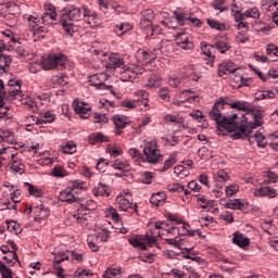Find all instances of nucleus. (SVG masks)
<instances>
[{
    "label": "nucleus",
    "instance_id": "49",
    "mask_svg": "<svg viewBox=\"0 0 278 278\" xmlns=\"http://www.w3.org/2000/svg\"><path fill=\"white\" fill-rule=\"evenodd\" d=\"M84 13L83 16H85V18H87V23L90 25L92 23V21H94V18H97V15L92 14L90 12V10H88V8L83 7Z\"/></svg>",
    "mask_w": 278,
    "mask_h": 278
},
{
    "label": "nucleus",
    "instance_id": "3",
    "mask_svg": "<svg viewBox=\"0 0 278 278\" xmlns=\"http://www.w3.org/2000/svg\"><path fill=\"white\" fill-rule=\"evenodd\" d=\"M232 138L233 140H240L242 138H248L250 143H253V139L255 140L257 147L261 149H266V146L268 144V140H266V137L260 132L256 131L253 134V130L247 129V126L239 124L238 125V131H232Z\"/></svg>",
    "mask_w": 278,
    "mask_h": 278
},
{
    "label": "nucleus",
    "instance_id": "47",
    "mask_svg": "<svg viewBox=\"0 0 278 278\" xmlns=\"http://www.w3.org/2000/svg\"><path fill=\"white\" fill-rule=\"evenodd\" d=\"M177 160L175 159V156H170L169 159H167L164 163L163 168L161 169V173H166V170H168V168H173V166H175Z\"/></svg>",
    "mask_w": 278,
    "mask_h": 278
},
{
    "label": "nucleus",
    "instance_id": "48",
    "mask_svg": "<svg viewBox=\"0 0 278 278\" xmlns=\"http://www.w3.org/2000/svg\"><path fill=\"white\" fill-rule=\"evenodd\" d=\"M27 21H28V27L30 31H34V29L38 26V23H40V20H38V17L34 15H29L27 17Z\"/></svg>",
    "mask_w": 278,
    "mask_h": 278
},
{
    "label": "nucleus",
    "instance_id": "45",
    "mask_svg": "<svg viewBox=\"0 0 278 278\" xmlns=\"http://www.w3.org/2000/svg\"><path fill=\"white\" fill-rule=\"evenodd\" d=\"M247 18H260V10L257 8L248 9L244 12Z\"/></svg>",
    "mask_w": 278,
    "mask_h": 278
},
{
    "label": "nucleus",
    "instance_id": "38",
    "mask_svg": "<svg viewBox=\"0 0 278 278\" xmlns=\"http://www.w3.org/2000/svg\"><path fill=\"white\" fill-rule=\"evenodd\" d=\"M66 261H68V255H66V253L64 252H60L53 258V266H60L62 262H66Z\"/></svg>",
    "mask_w": 278,
    "mask_h": 278
},
{
    "label": "nucleus",
    "instance_id": "18",
    "mask_svg": "<svg viewBox=\"0 0 278 278\" xmlns=\"http://www.w3.org/2000/svg\"><path fill=\"white\" fill-rule=\"evenodd\" d=\"M89 144H97V142H110V137L103 135V132H96L89 136Z\"/></svg>",
    "mask_w": 278,
    "mask_h": 278
},
{
    "label": "nucleus",
    "instance_id": "24",
    "mask_svg": "<svg viewBox=\"0 0 278 278\" xmlns=\"http://www.w3.org/2000/svg\"><path fill=\"white\" fill-rule=\"evenodd\" d=\"M275 92L267 90V91H256L254 93V101H262L264 99H275Z\"/></svg>",
    "mask_w": 278,
    "mask_h": 278
},
{
    "label": "nucleus",
    "instance_id": "10",
    "mask_svg": "<svg viewBox=\"0 0 278 278\" xmlns=\"http://www.w3.org/2000/svg\"><path fill=\"white\" fill-rule=\"evenodd\" d=\"M176 45L180 49H184L185 51H188L189 49H192V46H190V36L186 33H178L176 35Z\"/></svg>",
    "mask_w": 278,
    "mask_h": 278
},
{
    "label": "nucleus",
    "instance_id": "5",
    "mask_svg": "<svg viewBox=\"0 0 278 278\" xmlns=\"http://www.w3.org/2000/svg\"><path fill=\"white\" fill-rule=\"evenodd\" d=\"M143 154L149 164H157L162 160V152L152 142L144 147Z\"/></svg>",
    "mask_w": 278,
    "mask_h": 278
},
{
    "label": "nucleus",
    "instance_id": "11",
    "mask_svg": "<svg viewBox=\"0 0 278 278\" xmlns=\"http://www.w3.org/2000/svg\"><path fill=\"white\" fill-rule=\"evenodd\" d=\"M84 105H86V103L79 102L77 100H74L73 102V109L76 112V114H79L80 118L86 119L89 116L88 113L90 112V108H86Z\"/></svg>",
    "mask_w": 278,
    "mask_h": 278
},
{
    "label": "nucleus",
    "instance_id": "28",
    "mask_svg": "<svg viewBox=\"0 0 278 278\" xmlns=\"http://www.w3.org/2000/svg\"><path fill=\"white\" fill-rule=\"evenodd\" d=\"M73 218H75L78 225H81L83 227H88V218H90V215L77 213L73 215Z\"/></svg>",
    "mask_w": 278,
    "mask_h": 278
},
{
    "label": "nucleus",
    "instance_id": "53",
    "mask_svg": "<svg viewBox=\"0 0 278 278\" xmlns=\"http://www.w3.org/2000/svg\"><path fill=\"white\" fill-rule=\"evenodd\" d=\"M54 58L56 60V68H58V66H60L61 68H64V66H66V55L56 54V55H54Z\"/></svg>",
    "mask_w": 278,
    "mask_h": 278
},
{
    "label": "nucleus",
    "instance_id": "22",
    "mask_svg": "<svg viewBox=\"0 0 278 278\" xmlns=\"http://www.w3.org/2000/svg\"><path fill=\"white\" fill-rule=\"evenodd\" d=\"M213 47L215 50L219 51V53H227L229 49H231V46H229V42L217 39L214 43Z\"/></svg>",
    "mask_w": 278,
    "mask_h": 278
},
{
    "label": "nucleus",
    "instance_id": "27",
    "mask_svg": "<svg viewBox=\"0 0 278 278\" xmlns=\"http://www.w3.org/2000/svg\"><path fill=\"white\" fill-rule=\"evenodd\" d=\"M47 216H49V210L43 207H36V211H35L36 223H40L42 219L47 218Z\"/></svg>",
    "mask_w": 278,
    "mask_h": 278
},
{
    "label": "nucleus",
    "instance_id": "35",
    "mask_svg": "<svg viewBox=\"0 0 278 278\" xmlns=\"http://www.w3.org/2000/svg\"><path fill=\"white\" fill-rule=\"evenodd\" d=\"M93 240H101V242H108L110 240V230L102 229L97 236L92 237Z\"/></svg>",
    "mask_w": 278,
    "mask_h": 278
},
{
    "label": "nucleus",
    "instance_id": "46",
    "mask_svg": "<svg viewBox=\"0 0 278 278\" xmlns=\"http://www.w3.org/2000/svg\"><path fill=\"white\" fill-rule=\"evenodd\" d=\"M188 227H190V225L184 223L182 226L178 229V233H181V236H194L195 231L190 230Z\"/></svg>",
    "mask_w": 278,
    "mask_h": 278
},
{
    "label": "nucleus",
    "instance_id": "13",
    "mask_svg": "<svg viewBox=\"0 0 278 278\" xmlns=\"http://www.w3.org/2000/svg\"><path fill=\"white\" fill-rule=\"evenodd\" d=\"M232 242L233 244H237V247H240V249H244V247H249L251 244V239L244 237L242 232L236 231L233 233Z\"/></svg>",
    "mask_w": 278,
    "mask_h": 278
},
{
    "label": "nucleus",
    "instance_id": "51",
    "mask_svg": "<svg viewBox=\"0 0 278 278\" xmlns=\"http://www.w3.org/2000/svg\"><path fill=\"white\" fill-rule=\"evenodd\" d=\"M239 190L240 187L238 185H230L225 189L227 197H233V194H237Z\"/></svg>",
    "mask_w": 278,
    "mask_h": 278
},
{
    "label": "nucleus",
    "instance_id": "21",
    "mask_svg": "<svg viewBox=\"0 0 278 278\" xmlns=\"http://www.w3.org/2000/svg\"><path fill=\"white\" fill-rule=\"evenodd\" d=\"M201 45H202L201 47L202 52L204 53V55H206V58H210L213 64L214 60H216V55H214V51H215L214 45H207L205 42H202Z\"/></svg>",
    "mask_w": 278,
    "mask_h": 278
},
{
    "label": "nucleus",
    "instance_id": "44",
    "mask_svg": "<svg viewBox=\"0 0 278 278\" xmlns=\"http://www.w3.org/2000/svg\"><path fill=\"white\" fill-rule=\"evenodd\" d=\"M11 170H13V173H18L20 175H23V173H25V165L23 163L14 161L11 165Z\"/></svg>",
    "mask_w": 278,
    "mask_h": 278
},
{
    "label": "nucleus",
    "instance_id": "40",
    "mask_svg": "<svg viewBox=\"0 0 278 278\" xmlns=\"http://www.w3.org/2000/svg\"><path fill=\"white\" fill-rule=\"evenodd\" d=\"M174 16H175L177 23H178L180 26H184V25H186V23H188V16H187L186 13H184V12H180V13H179V12L175 11V12H174Z\"/></svg>",
    "mask_w": 278,
    "mask_h": 278
},
{
    "label": "nucleus",
    "instance_id": "39",
    "mask_svg": "<svg viewBox=\"0 0 278 278\" xmlns=\"http://www.w3.org/2000/svg\"><path fill=\"white\" fill-rule=\"evenodd\" d=\"M207 25H210V27H212V29H217V31H225L226 29V25L225 24H220L215 20H207Z\"/></svg>",
    "mask_w": 278,
    "mask_h": 278
},
{
    "label": "nucleus",
    "instance_id": "37",
    "mask_svg": "<svg viewBox=\"0 0 278 278\" xmlns=\"http://www.w3.org/2000/svg\"><path fill=\"white\" fill-rule=\"evenodd\" d=\"M7 229L16 235L21 233V226L14 220H7Z\"/></svg>",
    "mask_w": 278,
    "mask_h": 278
},
{
    "label": "nucleus",
    "instance_id": "29",
    "mask_svg": "<svg viewBox=\"0 0 278 278\" xmlns=\"http://www.w3.org/2000/svg\"><path fill=\"white\" fill-rule=\"evenodd\" d=\"M128 242L135 249H139L140 251H147V245L138 238L131 237L128 239Z\"/></svg>",
    "mask_w": 278,
    "mask_h": 278
},
{
    "label": "nucleus",
    "instance_id": "7",
    "mask_svg": "<svg viewBox=\"0 0 278 278\" xmlns=\"http://www.w3.org/2000/svg\"><path fill=\"white\" fill-rule=\"evenodd\" d=\"M112 121L115 125V135L121 136L123 134V129L127 127V125H131V121L126 115L116 114L112 117Z\"/></svg>",
    "mask_w": 278,
    "mask_h": 278
},
{
    "label": "nucleus",
    "instance_id": "17",
    "mask_svg": "<svg viewBox=\"0 0 278 278\" xmlns=\"http://www.w3.org/2000/svg\"><path fill=\"white\" fill-rule=\"evenodd\" d=\"M5 47L0 48V52L3 51ZM10 64H12V59L9 55L0 53V71L2 73H8V68H10Z\"/></svg>",
    "mask_w": 278,
    "mask_h": 278
},
{
    "label": "nucleus",
    "instance_id": "56",
    "mask_svg": "<svg viewBox=\"0 0 278 278\" xmlns=\"http://www.w3.org/2000/svg\"><path fill=\"white\" fill-rule=\"evenodd\" d=\"M116 27H117V30H116L117 36H123V34H126L127 31H129V29H131V26L129 24H122Z\"/></svg>",
    "mask_w": 278,
    "mask_h": 278
},
{
    "label": "nucleus",
    "instance_id": "6",
    "mask_svg": "<svg viewBox=\"0 0 278 278\" xmlns=\"http://www.w3.org/2000/svg\"><path fill=\"white\" fill-rule=\"evenodd\" d=\"M59 201H62L63 203H79L81 201V198L79 197V193L77 191H74L73 188L67 187L63 191L60 192Z\"/></svg>",
    "mask_w": 278,
    "mask_h": 278
},
{
    "label": "nucleus",
    "instance_id": "26",
    "mask_svg": "<svg viewBox=\"0 0 278 278\" xmlns=\"http://www.w3.org/2000/svg\"><path fill=\"white\" fill-rule=\"evenodd\" d=\"M140 27L141 29H146V31H151V36H153V20H151V17H143L141 21H140Z\"/></svg>",
    "mask_w": 278,
    "mask_h": 278
},
{
    "label": "nucleus",
    "instance_id": "31",
    "mask_svg": "<svg viewBox=\"0 0 278 278\" xmlns=\"http://www.w3.org/2000/svg\"><path fill=\"white\" fill-rule=\"evenodd\" d=\"M164 199H166L165 193H162V192L153 193L152 197L150 198V203L151 205H155V207H157V205H160V203H162Z\"/></svg>",
    "mask_w": 278,
    "mask_h": 278
},
{
    "label": "nucleus",
    "instance_id": "2",
    "mask_svg": "<svg viewBox=\"0 0 278 278\" xmlns=\"http://www.w3.org/2000/svg\"><path fill=\"white\" fill-rule=\"evenodd\" d=\"M81 9L71 7L63 9L60 14V23L66 34V36H73L75 33L74 24L75 21H81Z\"/></svg>",
    "mask_w": 278,
    "mask_h": 278
},
{
    "label": "nucleus",
    "instance_id": "25",
    "mask_svg": "<svg viewBox=\"0 0 278 278\" xmlns=\"http://www.w3.org/2000/svg\"><path fill=\"white\" fill-rule=\"evenodd\" d=\"M42 66L45 71H51V68H58V60H55V55H50L48 59L43 60Z\"/></svg>",
    "mask_w": 278,
    "mask_h": 278
},
{
    "label": "nucleus",
    "instance_id": "62",
    "mask_svg": "<svg viewBox=\"0 0 278 278\" xmlns=\"http://www.w3.org/2000/svg\"><path fill=\"white\" fill-rule=\"evenodd\" d=\"M52 175L54 177H64V168H62L60 166L59 167L58 166L53 167Z\"/></svg>",
    "mask_w": 278,
    "mask_h": 278
},
{
    "label": "nucleus",
    "instance_id": "63",
    "mask_svg": "<svg viewBox=\"0 0 278 278\" xmlns=\"http://www.w3.org/2000/svg\"><path fill=\"white\" fill-rule=\"evenodd\" d=\"M217 177L219 178V181H227V179H229V174H227L225 169H219L217 172Z\"/></svg>",
    "mask_w": 278,
    "mask_h": 278
},
{
    "label": "nucleus",
    "instance_id": "34",
    "mask_svg": "<svg viewBox=\"0 0 278 278\" xmlns=\"http://www.w3.org/2000/svg\"><path fill=\"white\" fill-rule=\"evenodd\" d=\"M25 186L28 187V192L29 194H31L33 197H36L37 199H41L42 197V190L38 189V187L29 184V182H25Z\"/></svg>",
    "mask_w": 278,
    "mask_h": 278
},
{
    "label": "nucleus",
    "instance_id": "33",
    "mask_svg": "<svg viewBox=\"0 0 278 278\" xmlns=\"http://www.w3.org/2000/svg\"><path fill=\"white\" fill-rule=\"evenodd\" d=\"M264 122H262V114L254 115V121L248 124L249 129L253 131V129H257V127H262Z\"/></svg>",
    "mask_w": 278,
    "mask_h": 278
},
{
    "label": "nucleus",
    "instance_id": "15",
    "mask_svg": "<svg viewBox=\"0 0 278 278\" xmlns=\"http://www.w3.org/2000/svg\"><path fill=\"white\" fill-rule=\"evenodd\" d=\"M117 203H118V207H119V210H122V212H127V210H129V207H132V210L135 212H138V204L131 203V201H129L126 198L118 197L117 198Z\"/></svg>",
    "mask_w": 278,
    "mask_h": 278
},
{
    "label": "nucleus",
    "instance_id": "52",
    "mask_svg": "<svg viewBox=\"0 0 278 278\" xmlns=\"http://www.w3.org/2000/svg\"><path fill=\"white\" fill-rule=\"evenodd\" d=\"M3 135H0V140L11 142V144H14V140L12 138V131L10 130H3Z\"/></svg>",
    "mask_w": 278,
    "mask_h": 278
},
{
    "label": "nucleus",
    "instance_id": "59",
    "mask_svg": "<svg viewBox=\"0 0 278 278\" xmlns=\"http://www.w3.org/2000/svg\"><path fill=\"white\" fill-rule=\"evenodd\" d=\"M188 188L192 190L193 192H201V185L197 182V180H191L188 184Z\"/></svg>",
    "mask_w": 278,
    "mask_h": 278
},
{
    "label": "nucleus",
    "instance_id": "1",
    "mask_svg": "<svg viewBox=\"0 0 278 278\" xmlns=\"http://www.w3.org/2000/svg\"><path fill=\"white\" fill-rule=\"evenodd\" d=\"M225 105H227L225 98H219L218 101L214 103L213 109L208 112L210 118L215 121L217 125L218 136H220V134L222 136H225L224 131H228L229 134L238 131V126L240 125V123L236 122V119H238V114L235 113L230 117L223 116Z\"/></svg>",
    "mask_w": 278,
    "mask_h": 278
},
{
    "label": "nucleus",
    "instance_id": "60",
    "mask_svg": "<svg viewBox=\"0 0 278 278\" xmlns=\"http://www.w3.org/2000/svg\"><path fill=\"white\" fill-rule=\"evenodd\" d=\"M8 244H10L11 249H13L11 251V253H13V260H15V262H18V254H16V251H18V248L16 247V243L13 240H10Z\"/></svg>",
    "mask_w": 278,
    "mask_h": 278
},
{
    "label": "nucleus",
    "instance_id": "23",
    "mask_svg": "<svg viewBox=\"0 0 278 278\" xmlns=\"http://www.w3.org/2000/svg\"><path fill=\"white\" fill-rule=\"evenodd\" d=\"M93 194L94 197H110L108 185L99 182L98 186L93 188Z\"/></svg>",
    "mask_w": 278,
    "mask_h": 278
},
{
    "label": "nucleus",
    "instance_id": "12",
    "mask_svg": "<svg viewBox=\"0 0 278 278\" xmlns=\"http://www.w3.org/2000/svg\"><path fill=\"white\" fill-rule=\"evenodd\" d=\"M254 197H269L270 199H275L277 191L268 186H261L254 190Z\"/></svg>",
    "mask_w": 278,
    "mask_h": 278
},
{
    "label": "nucleus",
    "instance_id": "42",
    "mask_svg": "<svg viewBox=\"0 0 278 278\" xmlns=\"http://www.w3.org/2000/svg\"><path fill=\"white\" fill-rule=\"evenodd\" d=\"M137 97H141V100L139 99L138 101L141 102L144 108L149 106V93L144 90H139L135 93Z\"/></svg>",
    "mask_w": 278,
    "mask_h": 278
},
{
    "label": "nucleus",
    "instance_id": "41",
    "mask_svg": "<svg viewBox=\"0 0 278 278\" xmlns=\"http://www.w3.org/2000/svg\"><path fill=\"white\" fill-rule=\"evenodd\" d=\"M140 103V100H135V101H129V100H124L119 102V108H127L128 110H136V106Z\"/></svg>",
    "mask_w": 278,
    "mask_h": 278
},
{
    "label": "nucleus",
    "instance_id": "36",
    "mask_svg": "<svg viewBox=\"0 0 278 278\" xmlns=\"http://www.w3.org/2000/svg\"><path fill=\"white\" fill-rule=\"evenodd\" d=\"M77 151V146L73 143L72 141H68L65 146L62 147V152L66 155H73Z\"/></svg>",
    "mask_w": 278,
    "mask_h": 278
},
{
    "label": "nucleus",
    "instance_id": "50",
    "mask_svg": "<svg viewBox=\"0 0 278 278\" xmlns=\"http://www.w3.org/2000/svg\"><path fill=\"white\" fill-rule=\"evenodd\" d=\"M212 7L214 10H219V12H225V10H227V8H225V0H214Z\"/></svg>",
    "mask_w": 278,
    "mask_h": 278
},
{
    "label": "nucleus",
    "instance_id": "58",
    "mask_svg": "<svg viewBox=\"0 0 278 278\" xmlns=\"http://www.w3.org/2000/svg\"><path fill=\"white\" fill-rule=\"evenodd\" d=\"M128 153H129L130 157H132V160H135L136 162H138V160H141V157H142V154L136 148H131L128 151Z\"/></svg>",
    "mask_w": 278,
    "mask_h": 278
},
{
    "label": "nucleus",
    "instance_id": "14",
    "mask_svg": "<svg viewBox=\"0 0 278 278\" xmlns=\"http://www.w3.org/2000/svg\"><path fill=\"white\" fill-rule=\"evenodd\" d=\"M162 84V75L159 72H152L148 77L146 88H159Z\"/></svg>",
    "mask_w": 278,
    "mask_h": 278
},
{
    "label": "nucleus",
    "instance_id": "61",
    "mask_svg": "<svg viewBox=\"0 0 278 278\" xmlns=\"http://www.w3.org/2000/svg\"><path fill=\"white\" fill-rule=\"evenodd\" d=\"M110 162L105 159H100L97 163V169L103 172L105 166H108Z\"/></svg>",
    "mask_w": 278,
    "mask_h": 278
},
{
    "label": "nucleus",
    "instance_id": "16",
    "mask_svg": "<svg viewBox=\"0 0 278 278\" xmlns=\"http://www.w3.org/2000/svg\"><path fill=\"white\" fill-rule=\"evenodd\" d=\"M144 70L140 66L127 67L124 70V77H128V79H136L138 75H142Z\"/></svg>",
    "mask_w": 278,
    "mask_h": 278
},
{
    "label": "nucleus",
    "instance_id": "55",
    "mask_svg": "<svg viewBox=\"0 0 278 278\" xmlns=\"http://www.w3.org/2000/svg\"><path fill=\"white\" fill-rule=\"evenodd\" d=\"M227 207L229 210H242V207H244V204L239 200H235L233 202L227 203Z\"/></svg>",
    "mask_w": 278,
    "mask_h": 278
},
{
    "label": "nucleus",
    "instance_id": "32",
    "mask_svg": "<svg viewBox=\"0 0 278 278\" xmlns=\"http://www.w3.org/2000/svg\"><path fill=\"white\" fill-rule=\"evenodd\" d=\"M53 121H55V115L48 111L43 114V117L36 119V125H42V123H53Z\"/></svg>",
    "mask_w": 278,
    "mask_h": 278
},
{
    "label": "nucleus",
    "instance_id": "64",
    "mask_svg": "<svg viewBox=\"0 0 278 278\" xmlns=\"http://www.w3.org/2000/svg\"><path fill=\"white\" fill-rule=\"evenodd\" d=\"M153 173H151V172H146L144 174H143V178H142V182L143 184H151V179H153Z\"/></svg>",
    "mask_w": 278,
    "mask_h": 278
},
{
    "label": "nucleus",
    "instance_id": "9",
    "mask_svg": "<svg viewBox=\"0 0 278 278\" xmlns=\"http://www.w3.org/2000/svg\"><path fill=\"white\" fill-rule=\"evenodd\" d=\"M238 68H236V65H233V62L231 61H225L218 65V77H223L224 75H231L236 73Z\"/></svg>",
    "mask_w": 278,
    "mask_h": 278
},
{
    "label": "nucleus",
    "instance_id": "8",
    "mask_svg": "<svg viewBox=\"0 0 278 278\" xmlns=\"http://www.w3.org/2000/svg\"><path fill=\"white\" fill-rule=\"evenodd\" d=\"M55 18H58V13H55V7L51 3H46L45 13L41 16L43 25H50L48 21H55Z\"/></svg>",
    "mask_w": 278,
    "mask_h": 278
},
{
    "label": "nucleus",
    "instance_id": "4",
    "mask_svg": "<svg viewBox=\"0 0 278 278\" xmlns=\"http://www.w3.org/2000/svg\"><path fill=\"white\" fill-rule=\"evenodd\" d=\"M105 81H108V74L105 73L93 74L89 77L90 86H94L98 90H110L111 94H116V92L112 90V85L106 86Z\"/></svg>",
    "mask_w": 278,
    "mask_h": 278
},
{
    "label": "nucleus",
    "instance_id": "43",
    "mask_svg": "<svg viewBox=\"0 0 278 278\" xmlns=\"http://www.w3.org/2000/svg\"><path fill=\"white\" fill-rule=\"evenodd\" d=\"M0 274L2 278H12V269L8 268L3 262L0 261Z\"/></svg>",
    "mask_w": 278,
    "mask_h": 278
},
{
    "label": "nucleus",
    "instance_id": "57",
    "mask_svg": "<svg viewBox=\"0 0 278 278\" xmlns=\"http://www.w3.org/2000/svg\"><path fill=\"white\" fill-rule=\"evenodd\" d=\"M168 192H184V186L179 184H172L167 186Z\"/></svg>",
    "mask_w": 278,
    "mask_h": 278
},
{
    "label": "nucleus",
    "instance_id": "54",
    "mask_svg": "<svg viewBox=\"0 0 278 278\" xmlns=\"http://www.w3.org/2000/svg\"><path fill=\"white\" fill-rule=\"evenodd\" d=\"M267 55H275L278 58V46H275V43H269L266 49Z\"/></svg>",
    "mask_w": 278,
    "mask_h": 278
},
{
    "label": "nucleus",
    "instance_id": "30",
    "mask_svg": "<svg viewBox=\"0 0 278 278\" xmlns=\"http://www.w3.org/2000/svg\"><path fill=\"white\" fill-rule=\"evenodd\" d=\"M93 123L98 125H108V123H110V118H108L106 114L94 113Z\"/></svg>",
    "mask_w": 278,
    "mask_h": 278
},
{
    "label": "nucleus",
    "instance_id": "20",
    "mask_svg": "<svg viewBox=\"0 0 278 278\" xmlns=\"http://www.w3.org/2000/svg\"><path fill=\"white\" fill-rule=\"evenodd\" d=\"M112 168H115V170H122V173H129V170H131V165L127 161L116 160L112 164Z\"/></svg>",
    "mask_w": 278,
    "mask_h": 278
},
{
    "label": "nucleus",
    "instance_id": "19",
    "mask_svg": "<svg viewBox=\"0 0 278 278\" xmlns=\"http://www.w3.org/2000/svg\"><path fill=\"white\" fill-rule=\"evenodd\" d=\"M121 66H125V62H123V59L114 54L109 56V63H106V68H121Z\"/></svg>",
    "mask_w": 278,
    "mask_h": 278
}]
</instances>
